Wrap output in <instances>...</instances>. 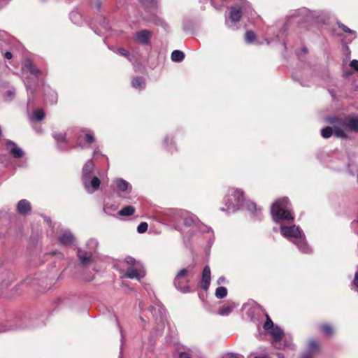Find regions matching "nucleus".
<instances>
[{
    "instance_id": "nucleus-1",
    "label": "nucleus",
    "mask_w": 358,
    "mask_h": 358,
    "mask_svg": "<svg viewBox=\"0 0 358 358\" xmlns=\"http://www.w3.org/2000/svg\"><path fill=\"white\" fill-rule=\"evenodd\" d=\"M290 206L287 198H280L275 201L271 208V215L275 222L282 220H294V217L289 210Z\"/></svg>"
},
{
    "instance_id": "nucleus-2",
    "label": "nucleus",
    "mask_w": 358,
    "mask_h": 358,
    "mask_svg": "<svg viewBox=\"0 0 358 358\" xmlns=\"http://www.w3.org/2000/svg\"><path fill=\"white\" fill-rule=\"evenodd\" d=\"M245 201L244 192L242 189L230 188L223 199L225 207L223 211L235 212L243 205Z\"/></svg>"
},
{
    "instance_id": "nucleus-3",
    "label": "nucleus",
    "mask_w": 358,
    "mask_h": 358,
    "mask_svg": "<svg viewBox=\"0 0 358 358\" xmlns=\"http://www.w3.org/2000/svg\"><path fill=\"white\" fill-rule=\"evenodd\" d=\"M192 268H185L180 269L176 274L173 283L177 289L183 293H188L191 292L189 283V274Z\"/></svg>"
},
{
    "instance_id": "nucleus-4",
    "label": "nucleus",
    "mask_w": 358,
    "mask_h": 358,
    "mask_svg": "<svg viewBox=\"0 0 358 358\" xmlns=\"http://www.w3.org/2000/svg\"><path fill=\"white\" fill-rule=\"evenodd\" d=\"M145 275L143 265H137L136 266H129L125 273L124 278L129 279H136L140 280Z\"/></svg>"
},
{
    "instance_id": "nucleus-5",
    "label": "nucleus",
    "mask_w": 358,
    "mask_h": 358,
    "mask_svg": "<svg viewBox=\"0 0 358 358\" xmlns=\"http://www.w3.org/2000/svg\"><path fill=\"white\" fill-rule=\"evenodd\" d=\"M280 233L285 238L301 237V230L299 227L292 225L290 227L281 226Z\"/></svg>"
},
{
    "instance_id": "nucleus-6",
    "label": "nucleus",
    "mask_w": 358,
    "mask_h": 358,
    "mask_svg": "<svg viewBox=\"0 0 358 358\" xmlns=\"http://www.w3.org/2000/svg\"><path fill=\"white\" fill-rule=\"evenodd\" d=\"M243 16V8L241 6L236 5L230 7L229 20L232 23L238 22Z\"/></svg>"
},
{
    "instance_id": "nucleus-7",
    "label": "nucleus",
    "mask_w": 358,
    "mask_h": 358,
    "mask_svg": "<svg viewBox=\"0 0 358 358\" xmlns=\"http://www.w3.org/2000/svg\"><path fill=\"white\" fill-rule=\"evenodd\" d=\"M16 210L22 215L29 214L31 211V203L27 199L20 200L17 204Z\"/></svg>"
},
{
    "instance_id": "nucleus-8",
    "label": "nucleus",
    "mask_w": 358,
    "mask_h": 358,
    "mask_svg": "<svg viewBox=\"0 0 358 358\" xmlns=\"http://www.w3.org/2000/svg\"><path fill=\"white\" fill-rule=\"evenodd\" d=\"M94 163L92 160H88L83 168V180L86 187H88L87 182L88 181L90 175L94 169Z\"/></svg>"
},
{
    "instance_id": "nucleus-9",
    "label": "nucleus",
    "mask_w": 358,
    "mask_h": 358,
    "mask_svg": "<svg viewBox=\"0 0 358 358\" xmlns=\"http://www.w3.org/2000/svg\"><path fill=\"white\" fill-rule=\"evenodd\" d=\"M210 284V269L208 266H206L202 272L201 287L203 290H207Z\"/></svg>"
},
{
    "instance_id": "nucleus-10",
    "label": "nucleus",
    "mask_w": 358,
    "mask_h": 358,
    "mask_svg": "<svg viewBox=\"0 0 358 358\" xmlns=\"http://www.w3.org/2000/svg\"><path fill=\"white\" fill-rule=\"evenodd\" d=\"M152 32L147 29H143L136 34V40L141 44L147 45L150 43Z\"/></svg>"
},
{
    "instance_id": "nucleus-11",
    "label": "nucleus",
    "mask_w": 358,
    "mask_h": 358,
    "mask_svg": "<svg viewBox=\"0 0 358 358\" xmlns=\"http://www.w3.org/2000/svg\"><path fill=\"white\" fill-rule=\"evenodd\" d=\"M23 66L31 74L36 77H38L42 73L41 71L38 69L30 59H26L23 63Z\"/></svg>"
},
{
    "instance_id": "nucleus-12",
    "label": "nucleus",
    "mask_w": 358,
    "mask_h": 358,
    "mask_svg": "<svg viewBox=\"0 0 358 358\" xmlns=\"http://www.w3.org/2000/svg\"><path fill=\"white\" fill-rule=\"evenodd\" d=\"M344 124L350 131L358 133V117H346Z\"/></svg>"
},
{
    "instance_id": "nucleus-13",
    "label": "nucleus",
    "mask_w": 358,
    "mask_h": 358,
    "mask_svg": "<svg viewBox=\"0 0 358 358\" xmlns=\"http://www.w3.org/2000/svg\"><path fill=\"white\" fill-rule=\"evenodd\" d=\"M6 145L12 147L10 149V153L15 158H21L24 156V152L18 148L14 142L8 141H7Z\"/></svg>"
},
{
    "instance_id": "nucleus-14",
    "label": "nucleus",
    "mask_w": 358,
    "mask_h": 358,
    "mask_svg": "<svg viewBox=\"0 0 358 358\" xmlns=\"http://www.w3.org/2000/svg\"><path fill=\"white\" fill-rule=\"evenodd\" d=\"M78 257L80 261V263L83 265H86V264H89L92 260L91 252H87L85 251H82L81 250H78Z\"/></svg>"
},
{
    "instance_id": "nucleus-15",
    "label": "nucleus",
    "mask_w": 358,
    "mask_h": 358,
    "mask_svg": "<svg viewBox=\"0 0 358 358\" xmlns=\"http://www.w3.org/2000/svg\"><path fill=\"white\" fill-rule=\"evenodd\" d=\"M269 330H270V334L273 338L275 341L279 342L282 339L283 332L279 327L273 326Z\"/></svg>"
},
{
    "instance_id": "nucleus-16",
    "label": "nucleus",
    "mask_w": 358,
    "mask_h": 358,
    "mask_svg": "<svg viewBox=\"0 0 358 358\" xmlns=\"http://www.w3.org/2000/svg\"><path fill=\"white\" fill-rule=\"evenodd\" d=\"M235 307H236V305L234 303H230L224 305L223 306H222L220 308L218 313H219V315H223V316L228 315L233 311V310L234 309Z\"/></svg>"
},
{
    "instance_id": "nucleus-17",
    "label": "nucleus",
    "mask_w": 358,
    "mask_h": 358,
    "mask_svg": "<svg viewBox=\"0 0 358 358\" xmlns=\"http://www.w3.org/2000/svg\"><path fill=\"white\" fill-rule=\"evenodd\" d=\"M61 244L70 245L73 243V236L71 233H64L59 238Z\"/></svg>"
},
{
    "instance_id": "nucleus-18",
    "label": "nucleus",
    "mask_w": 358,
    "mask_h": 358,
    "mask_svg": "<svg viewBox=\"0 0 358 358\" xmlns=\"http://www.w3.org/2000/svg\"><path fill=\"white\" fill-rule=\"evenodd\" d=\"M320 331L327 337H330L334 334V328L329 324H323L320 326Z\"/></svg>"
},
{
    "instance_id": "nucleus-19",
    "label": "nucleus",
    "mask_w": 358,
    "mask_h": 358,
    "mask_svg": "<svg viewBox=\"0 0 358 358\" xmlns=\"http://www.w3.org/2000/svg\"><path fill=\"white\" fill-rule=\"evenodd\" d=\"M115 184L117 189L120 192H125L129 186V182L122 178L115 180Z\"/></svg>"
},
{
    "instance_id": "nucleus-20",
    "label": "nucleus",
    "mask_w": 358,
    "mask_h": 358,
    "mask_svg": "<svg viewBox=\"0 0 358 358\" xmlns=\"http://www.w3.org/2000/svg\"><path fill=\"white\" fill-rule=\"evenodd\" d=\"M308 349L310 353H314L320 350L319 343L315 339H310L308 342Z\"/></svg>"
},
{
    "instance_id": "nucleus-21",
    "label": "nucleus",
    "mask_w": 358,
    "mask_h": 358,
    "mask_svg": "<svg viewBox=\"0 0 358 358\" xmlns=\"http://www.w3.org/2000/svg\"><path fill=\"white\" fill-rule=\"evenodd\" d=\"M171 60L175 62H180L185 58V54L183 52L176 50H173L171 56Z\"/></svg>"
},
{
    "instance_id": "nucleus-22",
    "label": "nucleus",
    "mask_w": 358,
    "mask_h": 358,
    "mask_svg": "<svg viewBox=\"0 0 358 358\" xmlns=\"http://www.w3.org/2000/svg\"><path fill=\"white\" fill-rule=\"evenodd\" d=\"M135 212V208L131 206H127L122 208L118 214L120 216H130L132 215Z\"/></svg>"
},
{
    "instance_id": "nucleus-23",
    "label": "nucleus",
    "mask_w": 358,
    "mask_h": 358,
    "mask_svg": "<svg viewBox=\"0 0 358 358\" xmlns=\"http://www.w3.org/2000/svg\"><path fill=\"white\" fill-rule=\"evenodd\" d=\"M131 85L134 88L141 90L144 87L143 79L141 77H135L131 80Z\"/></svg>"
},
{
    "instance_id": "nucleus-24",
    "label": "nucleus",
    "mask_w": 358,
    "mask_h": 358,
    "mask_svg": "<svg viewBox=\"0 0 358 358\" xmlns=\"http://www.w3.org/2000/svg\"><path fill=\"white\" fill-rule=\"evenodd\" d=\"M227 295V289L224 287H219L215 290V296L217 299H223Z\"/></svg>"
},
{
    "instance_id": "nucleus-25",
    "label": "nucleus",
    "mask_w": 358,
    "mask_h": 358,
    "mask_svg": "<svg viewBox=\"0 0 358 358\" xmlns=\"http://www.w3.org/2000/svg\"><path fill=\"white\" fill-rule=\"evenodd\" d=\"M334 129L330 127H327L322 129L321 135L324 138H328L333 134Z\"/></svg>"
},
{
    "instance_id": "nucleus-26",
    "label": "nucleus",
    "mask_w": 358,
    "mask_h": 358,
    "mask_svg": "<svg viewBox=\"0 0 358 358\" xmlns=\"http://www.w3.org/2000/svg\"><path fill=\"white\" fill-rule=\"evenodd\" d=\"M53 137L55 139H56L58 142L61 143H66V136L65 133L62 132H55L53 134Z\"/></svg>"
},
{
    "instance_id": "nucleus-27",
    "label": "nucleus",
    "mask_w": 358,
    "mask_h": 358,
    "mask_svg": "<svg viewBox=\"0 0 358 358\" xmlns=\"http://www.w3.org/2000/svg\"><path fill=\"white\" fill-rule=\"evenodd\" d=\"M265 317H266V321L263 325V328L265 330H269L274 326V324H273V322L271 320V317H269V315L267 313H265Z\"/></svg>"
},
{
    "instance_id": "nucleus-28",
    "label": "nucleus",
    "mask_w": 358,
    "mask_h": 358,
    "mask_svg": "<svg viewBox=\"0 0 358 358\" xmlns=\"http://www.w3.org/2000/svg\"><path fill=\"white\" fill-rule=\"evenodd\" d=\"M45 113L42 109H37L34 111L33 117L36 120L41 121L44 118Z\"/></svg>"
},
{
    "instance_id": "nucleus-29",
    "label": "nucleus",
    "mask_w": 358,
    "mask_h": 358,
    "mask_svg": "<svg viewBox=\"0 0 358 358\" xmlns=\"http://www.w3.org/2000/svg\"><path fill=\"white\" fill-rule=\"evenodd\" d=\"M334 135L338 138H344V139H346L348 138V135L341 128L334 127Z\"/></svg>"
},
{
    "instance_id": "nucleus-30",
    "label": "nucleus",
    "mask_w": 358,
    "mask_h": 358,
    "mask_svg": "<svg viewBox=\"0 0 358 358\" xmlns=\"http://www.w3.org/2000/svg\"><path fill=\"white\" fill-rule=\"evenodd\" d=\"M100 184L101 181L96 176H94L90 181V185L94 191L99 188Z\"/></svg>"
},
{
    "instance_id": "nucleus-31",
    "label": "nucleus",
    "mask_w": 358,
    "mask_h": 358,
    "mask_svg": "<svg viewBox=\"0 0 358 358\" xmlns=\"http://www.w3.org/2000/svg\"><path fill=\"white\" fill-rule=\"evenodd\" d=\"M256 38V35L252 31H248L245 34V39L248 43L253 42Z\"/></svg>"
},
{
    "instance_id": "nucleus-32",
    "label": "nucleus",
    "mask_w": 358,
    "mask_h": 358,
    "mask_svg": "<svg viewBox=\"0 0 358 358\" xmlns=\"http://www.w3.org/2000/svg\"><path fill=\"white\" fill-rule=\"evenodd\" d=\"M124 261L126 264L129 265L130 266H136L137 265H142L140 262H137L134 258L129 256L127 257Z\"/></svg>"
},
{
    "instance_id": "nucleus-33",
    "label": "nucleus",
    "mask_w": 358,
    "mask_h": 358,
    "mask_svg": "<svg viewBox=\"0 0 358 358\" xmlns=\"http://www.w3.org/2000/svg\"><path fill=\"white\" fill-rule=\"evenodd\" d=\"M337 24L340 29H342L345 33L349 34H356V32L350 28H348L346 25L343 24L341 22H337Z\"/></svg>"
},
{
    "instance_id": "nucleus-34",
    "label": "nucleus",
    "mask_w": 358,
    "mask_h": 358,
    "mask_svg": "<svg viewBox=\"0 0 358 358\" xmlns=\"http://www.w3.org/2000/svg\"><path fill=\"white\" fill-rule=\"evenodd\" d=\"M148 224L147 222H143L137 227V231L140 234L145 233L148 230Z\"/></svg>"
},
{
    "instance_id": "nucleus-35",
    "label": "nucleus",
    "mask_w": 358,
    "mask_h": 358,
    "mask_svg": "<svg viewBox=\"0 0 358 358\" xmlns=\"http://www.w3.org/2000/svg\"><path fill=\"white\" fill-rule=\"evenodd\" d=\"M84 140L87 144H92L95 141L94 136L91 134H86L84 136Z\"/></svg>"
},
{
    "instance_id": "nucleus-36",
    "label": "nucleus",
    "mask_w": 358,
    "mask_h": 358,
    "mask_svg": "<svg viewBox=\"0 0 358 358\" xmlns=\"http://www.w3.org/2000/svg\"><path fill=\"white\" fill-rule=\"evenodd\" d=\"M164 143L166 145V147H169V145H174L175 143L172 137L166 136L164 140Z\"/></svg>"
},
{
    "instance_id": "nucleus-37",
    "label": "nucleus",
    "mask_w": 358,
    "mask_h": 358,
    "mask_svg": "<svg viewBox=\"0 0 358 358\" xmlns=\"http://www.w3.org/2000/svg\"><path fill=\"white\" fill-rule=\"evenodd\" d=\"M117 52L124 57L129 58V52L124 48L117 49Z\"/></svg>"
},
{
    "instance_id": "nucleus-38",
    "label": "nucleus",
    "mask_w": 358,
    "mask_h": 358,
    "mask_svg": "<svg viewBox=\"0 0 358 358\" xmlns=\"http://www.w3.org/2000/svg\"><path fill=\"white\" fill-rule=\"evenodd\" d=\"M350 66L355 70L357 72H358V60L357 59H353L350 64Z\"/></svg>"
},
{
    "instance_id": "nucleus-39",
    "label": "nucleus",
    "mask_w": 358,
    "mask_h": 358,
    "mask_svg": "<svg viewBox=\"0 0 358 358\" xmlns=\"http://www.w3.org/2000/svg\"><path fill=\"white\" fill-rule=\"evenodd\" d=\"M179 358H192V357L189 353L183 352L180 353Z\"/></svg>"
},
{
    "instance_id": "nucleus-40",
    "label": "nucleus",
    "mask_w": 358,
    "mask_h": 358,
    "mask_svg": "<svg viewBox=\"0 0 358 358\" xmlns=\"http://www.w3.org/2000/svg\"><path fill=\"white\" fill-rule=\"evenodd\" d=\"M248 208L250 210H254V211H256L257 210V205L254 202H251L249 205H248Z\"/></svg>"
},
{
    "instance_id": "nucleus-41",
    "label": "nucleus",
    "mask_w": 358,
    "mask_h": 358,
    "mask_svg": "<svg viewBox=\"0 0 358 358\" xmlns=\"http://www.w3.org/2000/svg\"><path fill=\"white\" fill-rule=\"evenodd\" d=\"M4 57L7 59H12L13 57V54L12 52H9V51H6L5 53H4Z\"/></svg>"
},
{
    "instance_id": "nucleus-42",
    "label": "nucleus",
    "mask_w": 358,
    "mask_h": 358,
    "mask_svg": "<svg viewBox=\"0 0 358 358\" xmlns=\"http://www.w3.org/2000/svg\"><path fill=\"white\" fill-rule=\"evenodd\" d=\"M353 283H354V285L358 289V273L357 272L355 273Z\"/></svg>"
},
{
    "instance_id": "nucleus-43",
    "label": "nucleus",
    "mask_w": 358,
    "mask_h": 358,
    "mask_svg": "<svg viewBox=\"0 0 358 358\" xmlns=\"http://www.w3.org/2000/svg\"><path fill=\"white\" fill-rule=\"evenodd\" d=\"M301 358H313V355L310 353L303 355Z\"/></svg>"
},
{
    "instance_id": "nucleus-44",
    "label": "nucleus",
    "mask_w": 358,
    "mask_h": 358,
    "mask_svg": "<svg viewBox=\"0 0 358 358\" xmlns=\"http://www.w3.org/2000/svg\"><path fill=\"white\" fill-rule=\"evenodd\" d=\"M227 358H239L236 355L231 354L227 356Z\"/></svg>"
},
{
    "instance_id": "nucleus-45",
    "label": "nucleus",
    "mask_w": 358,
    "mask_h": 358,
    "mask_svg": "<svg viewBox=\"0 0 358 358\" xmlns=\"http://www.w3.org/2000/svg\"><path fill=\"white\" fill-rule=\"evenodd\" d=\"M224 280H225V278L224 277H220L217 282L219 284H220L221 282H224Z\"/></svg>"
},
{
    "instance_id": "nucleus-46",
    "label": "nucleus",
    "mask_w": 358,
    "mask_h": 358,
    "mask_svg": "<svg viewBox=\"0 0 358 358\" xmlns=\"http://www.w3.org/2000/svg\"><path fill=\"white\" fill-rule=\"evenodd\" d=\"M80 139H81V136H79V137H78V145L79 146H80V147L83 148V146L81 145Z\"/></svg>"
},
{
    "instance_id": "nucleus-47",
    "label": "nucleus",
    "mask_w": 358,
    "mask_h": 358,
    "mask_svg": "<svg viewBox=\"0 0 358 358\" xmlns=\"http://www.w3.org/2000/svg\"><path fill=\"white\" fill-rule=\"evenodd\" d=\"M302 50H303V52L304 53H306V52H307V51H308V50H307V48H303Z\"/></svg>"
}]
</instances>
